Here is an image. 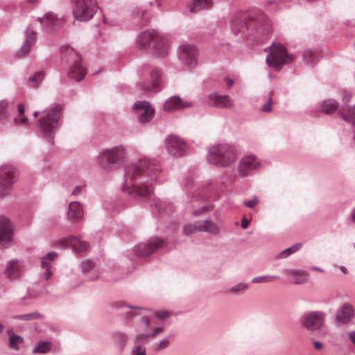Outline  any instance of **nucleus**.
<instances>
[{"mask_svg":"<svg viewBox=\"0 0 355 355\" xmlns=\"http://www.w3.org/2000/svg\"><path fill=\"white\" fill-rule=\"evenodd\" d=\"M132 355H146L145 349H144L141 345H138L132 351Z\"/></svg>","mask_w":355,"mask_h":355,"instance_id":"obj_48","label":"nucleus"},{"mask_svg":"<svg viewBox=\"0 0 355 355\" xmlns=\"http://www.w3.org/2000/svg\"><path fill=\"white\" fill-rule=\"evenodd\" d=\"M272 98L270 97L268 101L261 107V110L264 112H269L272 110Z\"/></svg>","mask_w":355,"mask_h":355,"instance_id":"obj_44","label":"nucleus"},{"mask_svg":"<svg viewBox=\"0 0 355 355\" xmlns=\"http://www.w3.org/2000/svg\"><path fill=\"white\" fill-rule=\"evenodd\" d=\"M179 58L182 62L189 67H195L198 62V52L192 44H183L178 49Z\"/></svg>","mask_w":355,"mask_h":355,"instance_id":"obj_8","label":"nucleus"},{"mask_svg":"<svg viewBox=\"0 0 355 355\" xmlns=\"http://www.w3.org/2000/svg\"><path fill=\"white\" fill-rule=\"evenodd\" d=\"M62 58L69 61L81 60L80 55L69 46L64 45L61 47Z\"/></svg>","mask_w":355,"mask_h":355,"instance_id":"obj_27","label":"nucleus"},{"mask_svg":"<svg viewBox=\"0 0 355 355\" xmlns=\"http://www.w3.org/2000/svg\"><path fill=\"white\" fill-rule=\"evenodd\" d=\"M352 220L355 223V207L352 212Z\"/></svg>","mask_w":355,"mask_h":355,"instance_id":"obj_61","label":"nucleus"},{"mask_svg":"<svg viewBox=\"0 0 355 355\" xmlns=\"http://www.w3.org/2000/svg\"><path fill=\"white\" fill-rule=\"evenodd\" d=\"M94 266L93 261L90 260L85 261L82 263V269L84 272L88 271L92 269Z\"/></svg>","mask_w":355,"mask_h":355,"instance_id":"obj_46","label":"nucleus"},{"mask_svg":"<svg viewBox=\"0 0 355 355\" xmlns=\"http://www.w3.org/2000/svg\"><path fill=\"white\" fill-rule=\"evenodd\" d=\"M338 114L345 121L351 122L355 126V106L354 107L343 106L339 110Z\"/></svg>","mask_w":355,"mask_h":355,"instance_id":"obj_29","label":"nucleus"},{"mask_svg":"<svg viewBox=\"0 0 355 355\" xmlns=\"http://www.w3.org/2000/svg\"><path fill=\"white\" fill-rule=\"evenodd\" d=\"M57 257V254L54 252H49L42 259V267L45 269L44 277L46 279H49L51 276L50 268L51 267V261Z\"/></svg>","mask_w":355,"mask_h":355,"instance_id":"obj_28","label":"nucleus"},{"mask_svg":"<svg viewBox=\"0 0 355 355\" xmlns=\"http://www.w3.org/2000/svg\"><path fill=\"white\" fill-rule=\"evenodd\" d=\"M211 0H193V5L190 8L191 12H197L200 10L207 8L211 5Z\"/></svg>","mask_w":355,"mask_h":355,"instance_id":"obj_34","label":"nucleus"},{"mask_svg":"<svg viewBox=\"0 0 355 355\" xmlns=\"http://www.w3.org/2000/svg\"><path fill=\"white\" fill-rule=\"evenodd\" d=\"M55 246L61 248L71 247L74 252L80 253L86 251L89 245L76 236H68L55 241Z\"/></svg>","mask_w":355,"mask_h":355,"instance_id":"obj_12","label":"nucleus"},{"mask_svg":"<svg viewBox=\"0 0 355 355\" xmlns=\"http://www.w3.org/2000/svg\"><path fill=\"white\" fill-rule=\"evenodd\" d=\"M164 245L165 242L163 239L152 238L146 243L139 244L135 249V253L138 256L147 257L153 253L156 250L162 248Z\"/></svg>","mask_w":355,"mask_h":355,"instance_id":"obj_10","label":"nucleus"},{"mask_svg":"<svg viewBox=\"0 0 355 355\" xmlns=\"http://www.w3.org/2000/svg\"><path fill=\"white\" fill-rule=\"evenodd\" d=\"M225 81L228 88L231 87L234 84L233 80L230 78H225Z\"/></svg>","mask_w":355,"mask_h":355,"instance_id":"obj_58","label":"nucleus"},{"mask_svg":"<svg viewBox=\"0 0 355 355\" xmlns=\"http://www.w3.org/2000/svg\"><path fill=\"white\" fill-rule=\"evenodd\" d=\"M138 43L144 49L151 47L159 49L162 47L163 40L157 33L152 31L142 33L139 37Z\"/></svg>","mask_w":355,"mask_h":355,"instance_id":"obj_9","label":"nucleus"},{"mask_svg":"<svg viewBox=\"0 0 355 355\" xmlns=\"http://www.w3.org/2000/svg\"><path fill=\"white\" fill-rule=\"evenodd\" d=\"M313 347L316 350H320V349H321L323 347V344L322 343H320V342H318V341L313 342Z\"/></svg>","mask_w":355,"mask_h":355,"instance_id":"obj_54","label":"nucleus"},{"mask_svg":"<svg viewBox=\"0 0 355 355\" xmlns=\"http://www.w3.org/2000/svg\"><path fill=\"white\" fill-rule=\"evenodd\" d=\"M167 150L173 156H182L185 152V144L177 136L171 135L167 139Z\"/></svg>","mask_w":355,"mask_h":355,"instance_id":"obj_18","label":"nucleus"},{"mask_svg":"<svg viewBox=\"0 0 355 355\" xmlns=\"http://www.w3.org/2000/svg\"><path fill=\"white\" fill-rule=\"evenodd\" d=\"M155 315L158 318L163 319L170 316L171 314L168 311H162L156 312Z\"/></svg>","mask_w":355,"mask_h":355,"instance_id":"obj_49","label":"nucleus"},{"mask_svg":"<svg viewBox=\"0 0 355 355\" xmlns=\"http://www.w3.org/2000/svg\"><path fill=\"white\" fill-rule=\"evenodd\" d=\"M245 17L241 15L235 17L232 21V31L234 34L242 32L245 25Z\"/></svg>","mask_w":355,"mask_h":355,"instance_id":"obj_31","label":"nucleus"},{"mask_svg":"<svg viewBox=\"0 0 355 355\" xmlns=\"http://www.w3.org/2000/svg\"><path fill=\"white\" fill-rule=\"evenodd\" d=\"M134 108L137 111L138 120L141 123L150 121L155 115V110L148 102H138L135 104Z\"/></svg>","mask_w":355,"mask_h":355,"instance_id":"obj_15","label":"nucleus"},{"mask_svg":"<svg viewBox=\"0 0 355 355\" xmlns=\"http://www.w3.org/2000/svg\"><path fill=\"white\" fill-rule=\"evenodd\" d=\"M250 220L247 219L245 216L243 217L241 220V227L243 229H246L250 225Z\"/></svg>","mask_w":355,"mask_h":355,"instance_id":"obj_53","label":"nucleus"},{"mask_svg":"<svg viewBox=\"0 0 355 355\" xmlns=\"http://www.w3.org/2000/svg\"><path fill=\"white\" fill-rule=\"evenodd\" d=\"M163 330H164V328H162V327H157V328H155V329L153 330V333H152V334H150V336H151V337H154V336H155V335H157V334L162 332V331H163Z\"/></svg>","mask_w":355,"mask_h":355,"instance_id":"obj_55","label":"nucleus"},{"mask_svg":"<svg viewBox=\"0 0 355 355\" xmlns=\"http://www.w3.org/2000/svg\"><path fill=\"white\" fill-rule=\"evenodd\" d=\"M35 40L36 33L33 31H28L26 42L21 49L23 55L26 54L29 51L31 47L34 44Z\"/></svg>","mask_w":355,"mask_h":355,"instance_id":"obj_32","label":"nucleus"},{"mask_svg":"<svg viewBox=\"0 0 355 355\" xmlns=\"http://www.w3.org/2000/svg\"><path fill=\"white\" fill-rule=\"evenodd\" d=\"M293 56L287 53L286 49L281 44H272L270 47V52L266 57L267 64L277 71L282 67L292 62Z\"/></svg>","mask_w":355,"mask_h":355,"instance_id":"obj_4","label":"nucleus"},{"mask_svg":"<svg viewBox=\"0 0 355 355\" xmlns=\"http://www.w3.org/2000/svg\"><path fill=\"white\" fill-rule=\"evenodd\" d=\"M18 116L15 119V123L17 125H26L28 123V119L26 116H24L25 109L22 104L18 105Z\"/></svg>","mask_w":355,"mask_h":355,"instance_id":"obj_35","label":"nucleus"},{"mask_svg":"<svg viewBox=\"0 0 355 355\" xmlns=\"http://www.w3.org/2000/svg\"><path fill=\"white\" fill-rule=\"evenodd\" d=\"M62 115V107L55 105L44 111L43 115L38 120L41 131L49 137H51L59 127Z\"/></svg>","mask_w":355,"mask_h":355,"instance_id":"obj_3","label":"nucleus"},{"mask_svg":"<svg viewBox=\"0 0 355 355\" xmlns=\"http://www.w3.org/2000/svg\"><path fill=\"white\" fill-rule=\"evenodd\" d=\"M51 346L48 342H42L39 343L33 349L35 354H46L50 351Z\"/></svg>","mask_w":355,"mask_h":355,"instance_id":"obj_39","label":"nucleus"},{"mask_svg":"<svg viewBox=\"0 0 355 355\" xmlns=\"http://www.w3.org/2000/svg\"><path fill=\"white\" fill-rule=\"evenodd\" d=\"M159 171V166L155 160L146 158L127 166L123 191L144 198L150 197L152 193L151 186Z\"/></svg>","mask_w":355,"mask_h":355,"instance_id":"obj_1","label":"nucleus"},{"mask_svg":"<svg viewBox=\"0 0 355 355\" xmlns=\"http://www.w3.org/2000/svg\"><path fill=\"white\" fill-rule=\"evenodd\" d=\"M150 337V334H140L136 337L135 341L137 343H139L140 341L146 340Z\"/></svg>","mask_w":355,"mask_h":355,"instance_id":"obj_50","label":"nucleus"},{"mask_svg":"<svg viewBox=\"0 0 355 355\" xmlns=\"http://www.w3.org/2000/svg\"><path fill=\"white\" fill-rule=\"evenodd\" d=\"M81 190H82V187H80V186L76 187L74 189V190H73V191L72 194H73V195H78V194L81 191Z\"/></svg>","mask_w":355,"mask_h":355,"instance_id":"obj_59","label":"nucleus"},{"mask_svg":"<svg viewBox=\"0 0 355 355\" xmlns=\"http://www.w3.org/2000/svg\"><path fill=\"white\" fill-rule=\"evenodd\" d=\"M83 216L81 205L78 202H71L69 205L68 218L71 220H78Z\"/></svg>","mask_w":355,"mask_h":355,"instance_id":"obj_25","label":"nucleus"},{"mask_svg":"<svg viewBox=\"0 0 355 355\" xmlns=\"http://www.w3.org/2000/svg\"><path fill=\"white\" fill-rule=\"evenodd\" d=\"M354 312L352 306L346 303L343 304L338 309L336 318L341 324H347L354 317Z\"/></svg>","mask_w":355,"mask_h":355,"instance_id":"obj_21","label":"nucleus"},{"mask_svg":"<svg viewBox=\"0 0 355 355\" xmlns=\"http://www.w3.org/2000/svg\"><path fill=\"white\" fill-rule=\"evenodd\" d=\"M12 225L8 218L0 216V248H6L12 241Z\"/></svg>","mask_w":355,"mask_h":355,"instance_id":"obj_13","label":"nucleus"},{"mask_svg":"<svg viewBox=\"0 0 355 355\" xmlns=\"http://www.w3.org/2000/svg\"><path fill=\"white\" fill-rule=\"evenodd\" d=\"M21 271V268L18 261L12 260L8 263L5 269V274L9 279H16L19 277Z\"/></svg>","mask_w":355,"mask_h":355,"instance_id":"obj_26","label":"nucleus"},{"mask_svg":"<svg viewBox=\"0 0 355 355\" xmlns=\"http://www.w3.org/2000/svg\"><path fill=\"white\" fill-rule=\"evenodd\" d=\"M125 150L122 146L103 150L98 157V162L103 167L116 164L125 157Z\"/></svg>","mask_w":355,"mask_h":355,"instance_id":"obj_6","label":"nucleus"},{"mask_svg":"<svg viewBox=\"0 0 355 355\" xmlns=\"http://www.w3.org/2000/svg\"><path fill=\"white\" fill-rule=\"evenodd\" d=\"M207 103L211 106L223 109H231L234 105L233 101L229 96L220 95L215 93L208 96Z\"/></svg>","mask_w":355,"mask_h":355,"instance_id":"obj_17","label":"nucleus"},{"mask_svg":"<svg viewBox=\"0 0 355 355\" xmlns=\"http://www.w3.org/2000/svg\"><path fill=\"white\" fill-rule=\"evenodd\" d=\"M86 75V69L81 64V60L74 61L73 64L69 68L68 76L77 82L82 80Z\"/></svg>","mask_w":355,"mask_h":355,"instance_id":"obj_22","label":"nucleus"},{"mask_svg":"<svg viewBox=\"0 0 355 355\" xmlns=\"http://www.w3.org/2000/svg\"><path fill=\"white\" fill-rule=\"evenodd\" d=\"M161 76L160 71L159 69H153L151 72L152 83L150 85H142V89L145 92H157L160 90L159 78Z\"/></svg>","mask_w":355,"mask_h":355,"instance_id":"obj_23","label":"nucleus"},{"mask_svg":"<svg viewBox=\"0 0 355 355\" xmlns=\"http://www.w3.org/2000/svg\"><path fill=\"white\" fill-rule=\"evenodd\" d=\"M271 31H272L271 21L268 17H265L263 19V24L262 25V31L264 33L268 34L271 32Z\"/></svg>","mask_w":355,"mask_h":355,"instance_id":"obj_42","label":"nucleus"},{"mask_svg":"<svg viewBox=\"0 0 355 355\" xmlns=\"http://www.w3.org/2000/svg\"><path fill=\"white\" fill-rule=\"evenodd\" d=\"M284 273L286 275L292 277L295 284H304L308 281L309 273L304 270H284Z\"/></svg>","mask_w":355,"mask_h":355,"instance_id":"obj_24","label":"nucleus"},{"mask_svg":"<svg viewBox=\"0 0 355 355\" xmlns=\"http://www.w3.org/2000/svg\"><path fill=\"white\" fill-rule=\"evenodd\" d=\"M314 270H317V271H319V272H322V270L319 268H313Z\"/></svg>","mask_w":355,"mask_h":355,"instance_id":"obj_64","label":"nucleus"},{"mask_svg":"<svg viewBox=\"0 0 355 355\" xmlns=\"http://www.w3.org/2000/svg\"><path fill=\"white\" fill-rule=\"evenodd\" d=\"M16 181L15 169L10 165L0 167V196H4Z\"/></svg>","mask_w":355,"mask_h":355,"instance_id":"obj_7","label":"nucleus"},{"mask_svg":"<svg viewBox=\"0 0 355 355\" xmlns=\"http://www.w3.org/2000/svg\"><path fill=\"white\" fill-rule=\"evenodd\" d=\"M259 203V200L257 197H254L253 199L244 201L243 204L249 208L254 207Z\"/></svg>","mask_w":355,"mask_h":355,"instance_id":"obj_45","label":"nucleus"},{"mask_svg":"<svg viewBox=\"0 0 355 355\" xmlns=\"http://www.w3.org/2000/svg\"><path fill=\"white\" fill-rule=\"evenodd\" d=\"M37 21L50 30H55L64 23L62 18L58 17L55 13L51 12H47L43 17H38Z\"/></svg>","mask_w":355,"mask_h":355,"instance_id":"obj_20","label":"nucleus"},{"mask_svg":"<svg viewBox=\"0 0 355 355\" xmlns=\"http://www.w3.org/2000/svg\"><path fill=\"white\" fill-rule=\"evenodd\" d=\"M191 105L192 103L191 101H184L178 96H174L166 100L163 105V110L166 112H173Z\"/></svg>","mask_w":355,"mask_h":355,"instance_id":"obj_19","label":"nucleus"},{"mask_svg":"<svg viewBox=\"0 0 355 355\" xmlns=\"http://www.w3.org/2000/svg\"><path fill=\"white\" fill-rule=\"evenodd\" d=\"M8 104L5 101H0V117L5 115Z\"/></svg>","mask_w":355,"mask_h":355,"instance_id":"obj_47","label":"nucleus"},{"mask_svg":"<svg viewBox=\"0 0 355 355\" xmlns=\"http://www.w3.org/2000/svg\"><path fill=\"white\" fill-rule=\"evenodd\" d=\"M302 323L308 330L311 331H316L323 325L324 314L320 311L309 313L303 316Z\"/></svg>","mask_w":355,"mask_h":355,"instance_id":"obj_14","label":"nucleus"},{"mask_svg":"<svg viewBox=\"0 0 355 355\" xmlns=\"http://www.w3.org/2000/svg\"><path fill=\"white\" fill-rule=\"evenodd\" d=\"M236 151L234 146L223 144L211 147L207 159L214 165L226 167L236 160Z\"/></svg>","mask_w":355,"mask_h":355,"instance_id":"obj_2","label":"nucleus"},{"mask_svg":"<svg viewBox=\"0 0 355 355\" xmlns=\"http://www.w3.org/2000/svg\"><path fill=\"white\" fill-rule=\"evenodd\" d=\"M26 319L30 320L34 318L33 314L25 315Z\"/></svg>","mask_w":355,"mask_h":355,"instance_id":"obj_63","label":"nucleus"},{"mask_svg":"<svg viewBox=\"0 0 355 355\" xmlns=\"http://www.w3.org/2000/svg\"><path fill=\"white\" fill-rule=\"evenodd\" d=\"M44 76V75L42 71L35 73L31 78H30L29 85L31 87H37L41 83Z\"/></svg>","mask_w":355,"mask_h":355,"instance_id":"obj_38","label":"nucleus"},{"mask_svg":"<svg viewBox=\"0 0 355 355\" xmlns=\"http://www.w3.org/2000/svg\"><path fill=\"white\" fill-rule=\"evenodd\" d=\"M259 165L257 157L254 155L243 157L239 163L238 171L241 177L247 176L250 171L256 169Z\"/></svg>","mask_w":355,"mask_h":355,"instance_id":"obj_16","label":"nucleus"},{"mask_svg":"<svg viewBox=\"0 0 355 355\" xmlns=\"http://www.w3.org/2000/svg\"><path fill=\"white\" fill-rule=\"evenodd\" d=\"M145 15H146V10H143V9L138 10L137 13V15L138 17H139L141 15L142 19H144V20H147V19L145 17Z\"/></svg>","mask_w":355,"mask_h":355,"instance_id":"obj_56","label":"nucleus"},{"mask_svg":"<svg viewBox=\"0 0 355 355\" xmlns=\"http://www.w3.org/2000/svg\"><path fill=\"white\" fill-rule=\"evenodd\" d=\"M248 288V285L245 283L241 282L237 284L236 285L232 286L229 289L231 292H239L241 291H244Z\"/></svg>","mask_w":355,"mask_h":355,"instance_id":"obj_43","label":"nucleus"},{"mask_svg":"<svg viewBox=\"0 0 355 355\" xmlns=\"http://www.w3.org/2000/svg\"><path fill=\"white\" fill-rule=\"evenodd\" d=\"M317 58V53L312 50H306L304 53V60L307 63H313Z\"/></svg>","mask_w":355,"mask_h":355,"instance_id":"obj_41","label":"nucleus"},{"mask_svg":"<svg viewBox=\"0 0 355 355\" xmlns=\"http://www.w3.org/2000/svg\"><path fill=\"white\" fill-rule=\"evenodd\" d=\"M302 247V244L301 243H296L294 245L282 251L279 255H278V257L279 259H284V258H286L288 256H290L291 254H292L293 253L297 252V250H299Z\"/></svg>","mask_w":355,"mask_h":355,"instance_id":"obj_37","label":"nucleus"},{"mask_svg":"<svg viewBox=\"0 0 355 355\" xmlns=\"http://www.w3.org/2000/svg\"><path fill=\"white\" fill-rule=\"evenodd\" d=\"M8 335L9 347L15 350H19V345L24 342L23 338L15 334L12 330H8Z\"/></svg>","mask_w":355,"mask_h":355,"instance_id":"obj_30","label":"nucleus"},{"mask_svg":"<svg viewBox=\"0 0 355 355\" xmlns=\"http://www.w3.org/2000/svg\"><path fill=\"white\" fill-rule=\"evenodd\" d=\"M168 345H169V340L167 339H164L162 341H160L158 348L160 349H164V348L167 347L168 346Z\"/></svg>","mask_w":355,"mask_h":355,"instance_id":"obj_52","label":"nucleus"},{"mask_svg":"<svg viewBox=\"0 0 355 355\" xmlns=\"http://www.w3.org/2000/svg\"><path fill=\"white\" fill-rule=\"evenodd\" d=\"M340 269L344 274H347L348 272L347 270L344 266H341Z\"/></svg>","mask_w":355,"mask_h":355,"instance_id":"obj_62","label":"nucleus"},{"mask_svg":"<svg viewBox=\"0 0 355 355\" xmlns=\"http://www.w3.org/2000/svg\"><path fill=\"white\" fill-rule=\"evenodd\" d=\"M338 107V103L332 99L325 100L322 104V111L327 114L334 112Z\"/></svg>","mask_w":355,"mask_h":355,"instance_id":"obj_33","label":"nucleus"},{"mask_svg":"<svg viewBox=\"0 0 355 355\" xmlns=\"http://www.w3.org/2000/svg\"><path fill=\"white\" fill-rule=\"evenodd\" d=\"M142 321L144 322V324H145V325L146 327L149 326V324H150V320L148 318L144 317L142 318Z\"/></svg>","mask_w":355,"mask_h":355,"instance_id":"obj_60","label":"nucleus"},{"mask_svg":"<svg viewBox=\"0 0 355 355\" xmlns=\"http://www.w3.org/2000/svg\"><path fill=\"white\" fill-rule=\"evenodd\" d=\"M278 279L277 276H270V275H263L258 276L252 279V282L253 283H269L272 282Z\"/></svg>","mask_w":355,"mask_h":355,"instance_id":"obj_40","label":"nucleus"},{"mask_svg":"<svg viewBox=\"0 0 355 355\" xmlns=\"http://www.w3.org/2000/svg\"><path fill=\"white\" fill-rule=\"evenodd\" d=\"M349 338L352 343L355 344V331H352L349 334Z\"/></svg>","mask_w":355,"mask_h":355,"instance_id":"obj_57","label":"nucleus"},{"mask_svg":"<svg viewBox=\"0 0 355 355\" xmlns=\"http://www.w3.org/2000/svg\"><path fill=\"white\" fill-rule=\"evenodd\" d=\"M114 342L119 350H122L126 343V336L122 333L118 332L113 336Z\"/></svg>","mask_w":355,"mask_h":355,"instance_id":"obj_36","label":"nucleus"},{"mask_svg":"<svg viewBox=\"0 0 355 355\" xmlns=\"http://www.w3.org/2000/svg\"><path fill=\"white\" fill-rule=\"evenodd\" d=\"M73 15L79 21L90 20L98 10L96 0H72Z\"/></svg>","mask_w":355,"mask_h":355,"instance_id":"obj_5","label":"nucleus"},{"mask_svg":"<svg viewBox=\"0 0 355 355\" xmlns=\"http://www.w3.org/2000/svg\"><path fill=\"white\" fill-rule=\"evenodd\" d=\"M198 231L218 234L220 232V228L217 225L210 220L198 222L197 224H187L183 228V233L185 235H189Z\"/></svg>","mask_w":355,"mask_h":355,"instance_id":"obj_11","label":"nucleus"},{"mask_svg":"<svg viewBox=\"0 0 355 355\" xmlns=\"http://www.w3.org/2000/svg\"><path fill=\"white\" fill-rule=\"evenodd\" d=\"M207 210H208V207L205 205H203V206L200 207L199 209L194 210L193 215L198 216V215L200 214L201 213L205 212Z\"/></svg>","mask_w":355,"mask_h":355,"instance_id":"obj_51","label":"nucleus"}]
</instances>
